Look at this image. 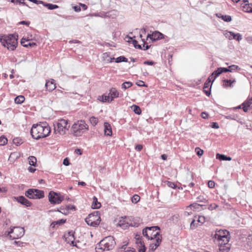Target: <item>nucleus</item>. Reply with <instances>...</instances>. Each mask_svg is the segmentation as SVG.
Returning a JSON list of instances; mask_svg holds the SVG:
<instances>
[{
	"mask_svg": "<svg viewBox=\"0 0 252 252\" xmlns=\"http://www.w3.org/2000/svg\"><path fill=\"white\" fill-rule=\"evenodd\" d=\"M102 100L101 101L103 102H110L112 101L111 100L110 95L108 94V95H103L101 96Z\"/></svg>",
	"mask_w": 252,
	"mask_h": 252,
	"instance_id": "obj_42",
	"label": "nucleus"
},
{
	"mask_svg": "<svg viewBox=\"0 0 252 252\" xmlns=\"http://www.w3.org/2000/svg\"><path fill=\"white\" fill-rule=\"evenodd\" d=\"M21 44L22 45H23L24 47H28L29 46L30 47H33L36 45L35 43L34 42H31L28 40H26L24 38H22L21 40Z\"/></svg>",
	"mask_w": 252,
	"mask_h": 252,
	"instance_id": "obj_25",
	"label": "nucleus"
},
{
	"mask_svg": "<svg viewBox=\"0 0 252 252\" xmlns=\"http://www.w3.org/2000/svg\"><path fill=\"white\" fill-rule=\"evenodd\" d=\"M248 0H244V5L242 4V10L246 12L252 13V4L246 3Z\"/></svg>",
	"mask_w": 252,
	"mask_h": 252,
	"instance_id": "obj_21",
	"label": "nucleus"
},
{
	"mask_svg": "<svg viewBox=\"0 0 252 252\" xmlns=\"http://www.w3.org/2000/svg\"><path fill=\"white\" fill-rule=\"evenodd\" d=\"M7 138L3 135L1 136L0 137V145L3 146L7 144Z\"/></svg>",
	"mask_w": 252,
	"mask_h": 252,
	"instance_id": "obj_41",
	"label": "nucleus"
},
{
	"mask_svg": "<svg viewBox=\"0 0 252 252\" xmlns=\"http://www.w3.org/2000/svg\"><path fill=\"white\" fill-rule=\"evenodd\" d=\"M247 41L250 44H252V36H248L246 38Z\"/></svg>",
	"mask_w": 252,
	"mask_h": 252,
	"instance_id": "obj_64",
	"label": "nucleus"
},
{
	"mask_svg": "<svg viewBox=\"0 0 252 252\" xmlns=\"http://www.w3.org/2000/svg\"><path fill=\"white\" fill-rule=\"evenodd\" d=\"M116 243L113 236H109L102 240L97 244L96 249H100L103 251H110L112 250Z\"/></svg>",
	"mask_w": 252,
	"mask_h": 252,
	"instance_id": "obj_3",
	"label": "nucleus"
},
{
	"mask_svg": "<svg viewBox=\"0 0 252 252\" xmlns=\"http://www.w3.org/2000/svg\"><path fill=\"white\" fill-rule=\"evenodd\" d=\"M198 224L199 222H197L196 218L192 220V221L190 222V227L192 229H195L197 227Z\"/></svg>",
	"mask_w": 252,
	"mask_h": 252,
	"instance_id": "obj_38",
	"label": "nucleus"
},
{
	"mask_svg": "<svg viewBox=\"0 0 252 252\" xmlns=\"http://www.w3.org/2000/svg\"><path fill=\"white\" fill-rule=\"evenodd\" d=\"M214 73H215V71L212 73L211 75L209 77V78L208 79V81H210V82H211V80H212V82H213L215 80V79L217 77H215L216 74H214Z\"/></svg>",
	"mask_w": 252,
	"mask_h": 252,
	"instance_id": "obj_53",
	"label": "nucleus"
},
{
	"mask_svg": "<svg viewBox=\"0 0 252 252\" xmlns=\"http://www.w3.org/2000/svg\"><path fill=\"white\" fill-rule=\"evenodd\" d=\"M140 196L137 194L134 195L131 198L132 203H136L140 200Z\"/></svg>",
	"mask_w": 252,
	"mask_h": 252,
	"instance_id": "obj_44",
	"label": "nucleus"
},
{
	"mask_svg": "<svg viewBox=\"0 0 252 252\" xmlns=\"http://www.w3.org/2000/svg\"><path fill=\"white\" fill-rule=\"evenodd\" d=\"M20 157V155L18 153L13 152L11 153L9 157V160L10 161H14L15 160L18 159Z\"/></svg>",
	"mask_w": 252,
	"mask_h": 252,
	"instance_id": "obj_27",
	"label": "nucleus"
},
{
	"mask_svg": "<svg viewBox=\"0 0 252 252\" xmlns=\"http://www.w3.org/2000/svg\"><path fill=\"white\" fill-rule=\"evenodd\" d=\"M195 151L196 153L197 156L199 157L201 156L203 154V150H202L199 147H196L195 149Z\"/></svg>",
	"mask_w": 252,
	"mask_h": 252,
	"instance_id": "obj_48",
	"label": "nucleus"
},
{
	"mask_svg": "<svg viewBox=\"0 0 252 252\" xmlns=\"http://www.w3.org/2000/svg\"><path fill=\"white\" fill-rule=\"evenodd\" d=\"M210 81H206L204 84L203 91L207 96H209L211 94V87H210Z\"/></svg>",
	"mask_w": 252,
	"mask_h": 252,
	"instance_id": "obj_24",
	"label": "nucleus"
},
{
	"mask_svg": "<svg viewBox=\"0 0 252 252\" xmlns=\"http://www.w3.org/2000/svg\"><path fill=\"white\" fill-rule=\"evenodd\" d=\"M98 211H94L85 219V221L90 226L95 227L99 225L100 217L98 215Z\"/></svg>",
	"mask_w": 252,
	"mask_h": 252,
	"instance_id": "obj_8",
	"label": "nucleus"
},
{
	"mask_svg": "<svg viewBox=\"0 0 252 252\" xmlns=\"http://www.w3.org/2000/svg\"><path fill=\"white\" fill-rule=\"evenodd\" d=\"M63 164L65 166L69 165L70 163L67 158H65V159H64Z\"/></svg>",
	"mask_w": 252,
	"mask_h": 252,
	"instance_id": "obj_60",
	"label": "nucleus"
},
{
	"mask_svg": "<svg viewBox=\"0 0 252 252\" xmlns=\"http://www.w3.org/2000/svg\"><path fill=\"white\" fill-rule=\"evenodd\" d=\"M101 207V204L98 202L96 197H93V201L92 204V208L94 209H98Z\"/></svg>",
	"mask_w": 252,
	"mask_h": 252,
	"instance_id": "obj_26",
	"label": "nucleus"
},
{
	"mask_svg": "<svg viewBox=\"0 0 252 252\" xmlns=\"http://www.w3.org/2000/svg\"><path fill=\"white\" fill-rule=\"evenodd\" d=\"M208 186L210 188L213 189L215 187V183L212 180H210L208 183Z\"/></svg>",
	"mask_w": 252,
	"mask_h": 252,
	"instance_id": "obj_56",
	"label": "nucleus"
},
{
	"mask_svg": "<svg viewBox=\"0 0 252 252\" xmlns=\"http://www.w3.org/2000/svg\"><path fill=\"white\" fill-rule=\"evenodd\" d=\"M218 207V206L216 204L214 203V204H211L210 205H209L208 209L209 210L212 211V210H213L214 209L217 208Z\"/></svg>",
	"mask_w": 252,
	"mask_h": 252,
	"instance_id": "obj_52",
	"label": "nucleus"
},
{
	"mask_svg": "<svg viewBox=\"0 0 252 252\" xmlns=\"http://www.w3.org/2000/svg\"><path fill=\"white\" fill-rule=\"evenodd\" d=\"M132 83L131 82H129V81L125 82L122 84V89L126 90V89L132 86Z\"/></svg>",
	"mask_w": 252,
	"mask_h": 252,
	"instance_id": "obj_39",
	"label": "nucleus"
},
{
	"mask_svg": "<svg viewBox=\"0 0 252 252\" xmlns=\"http://www.w3.org/2000/svg\"><path fill=\"white\" fill-rule=\"evenodd\" d=\"M25 233V230L23 227H13L10 228L8 232V235L11 239H16L22 237Z\"/></svg>",
	"mask_w": 252,
	"mask_h": 252,
	"instance_id": "obj_9",
	"label": "nucleus"
},
{
	"mask_svg": "<svg viewBox=\"0 0 252 252\" xmlns=\"http://www.w3.org/2000/svg\"><path fill=\"white\" fill-rule=\"evenodd\" d=\"M252 105V101L251 99H248L246 101H244L242 104V109H243L244 111L245 112H248L249 110V108Z\"/></svg>",
	"mask_w": 252,
	"mask_h": 252,
	"instance_id": "obj_23",
	"label": "nucleus"
},
{
	"mask_svg": "<svg viewBox=\"0 0 252 252\" xmlns=\"http://www.w3.org/2000/svg\"><path fill=\"white\" fill-rule=\"evenodd\" d=\"M88 129V126L84 121H78L71 127V131L75 136H80Z\"/></svg>",
	"mask_w": 252,
	"mask_h": 252,
	"instance_id": "obj_4",
	"label": "nucleus"
},
{
	"mask_svg": "<svg viewBox=\"0 0 252 252\" xmlns=\"http://www.w3.org/2000/svg\"><path fill=\"white\" fill-rule=\"evenodd\" d=\"M109 95L111 100H113L114 98L119 96V93L115 88H112L109 90Z\"/></svg>",
	"mask_w": 252,
	"mask_h": 252,
	"instance_id": "obj_22",
	"label": "nucleus"
},
{
	"mask_svg": "<svg viewBox=\"0 0 252 252\" xmlns=\"http://www.w3.org/2000/svg\"><path fill=\"white\" fill-rule=\"evenodd\" d=\"M137 85L140 87L146 86L145 83L142 81H139L138 83H136Z\"/></svg>",
	"mask_w": 252,
	"mask_h": 252,
	"instance_id": "obj_62",
	"label": "nucleus"
},
{
	"mask_svg": "<svg viewBox=\"0 0 252 252\" xmlns=\"http://www.w3.org/2000/svg\"><path fill=\"white\" fill-rule=\"evenodd\" d=\"M90 121L93 126H95L98 123V120L97 118L94 117H92L90 119Z\"/></svg>",
	"mask_w": 252,
	"mask_h": 252,
	"instance_id": "obj_46",
	"label": "nucleus"
},
{
	"mask_svg": "<svg viewBox=\"0 0 252 252\" xmlns=\"http://www.w3.org/2000/svg\"><path fill=\"white\" fill-rule=\"evenodd\" d=\"M143 148V146L142 145L139 144L136 146L135 150L137 151H140Z\"/></svg>",
	"mask_w": 252,
	"mask_h": 252,
	"instance_id": "obj_59",
	"label": "nucleus"
},
{
	"mask_svg": "<svg viewBox=\"0 0 252 252\" xmlns=\"http://www.w3.org/2000/svg\"><path fill=\"white\" fill-rule=\"evenodd\" d=\"M104 134L106 136H111L112 134V128L110 124L105 122L104 124Z\"/></svg>",
	"mask_w": 252,
	"mask_h": 252,
	"instance_id": "obj_19",
	"label": "nucleus"
},
{
	"mask_svg": "<svg viewBox=\"0 0 252 252\" xmlns=\"http://www.w3.org/2000/svg\"><path fill=\"white\" fill-rule=\"evenodd\" d=\"M122 62H127V59L124 56H120L115 59V62L117 63H121Z\"/></svg>",
	"mask_w": 252,
	"mask_h": 252,
	"instance_id": "obj_40",
	"label": "nucleus"
},
{
	"mask_svg": "<svg viewBox=\"0 0 252 252\" xmlns=\"http://www.w3.org/2000/svg\"><path fill=\"white\" fill-rule=\"evenodd\" d=\"M63 200V196L60 193L51 191L49 193V201L53 204H60Z\"/></svg>",
	"mask_w": 252,
	"mask_h": 252,
	"instance_id": "obj_11",
	"label": "nucleus"
},
{
	"mask_svg": "<svg viewBox=\"0 0 252 252\" xmlns=\"http://www.w3.org/2000/svg\"><path fill=\"white\" fill-rule=\"evenodd\" d=\"M216 158L217 159H219L220 160L230 161L231 160V158L230 157H227L223 154H217L216 155Z\"/></svg>",
	"mask_w": 252,
	"mask_h": 252,
	"instance_id": "obj_29",
	"label": "nucleus"
},
{
	"mask_svg": "<svg viewBox=\"0 0 252 252\" xmlns=\"http://www.w3.org/2000/svg\"><path fill=\"white\" fill-rule=\"evenodd\" d=\"M103 58L104 60L107 61V62L111 63L115 60V58H111L109 57L107 53H105L103 54Z\"/></svg>",
	"mask_w": 252,
	"mask_h": 252,
	"instance_id": "obj_34",
	"label": "nucleus"
},
{
	"mask_svg": "<svg viewBox=\"0 0 252 252\" xmlns=\"http://www.w3.org/2000/svg\"><path fill=\"white\" fill-rule=\"evenodd\" d=\"M229 237L228 236L221 238L220 239H215L214 242L217 244L220 252H228L230 249V245L228 244Z\"/></svg>",
	"mask_w": 252,
	"mask_h": 252,
	"instance_id": "obj_7",
	"label": "nucleus"
},
{
	"mask_svg": "<svg viewBox=\"0 0 252 252\" xmlns=\"http://www.w3.org/2000/svg\"><path fill=\"white\" fill-rule=\"evenodd\" d=\"M29 163L30 165L33 166H36L37 165V159L34 156H30L28 158Z\"/></svg>",
	"mask_w": 252,
	"mask_h": 252,
	"instance_id": "obj_28",
	"label": "nucleus"
},
{
	"mask_svg": "<svg viewBox=\"0 0 252 252\" xmlns=\"http://www.w3.org/2000/svg\"><path fill=\"white\" fill-rule=\"evenodd\" d=\"M25 100V97L23 95H18L15 98V102L17 104H21Z\"/></svg>",
	"mask_w": 252,
	"mask_h": 252,
	"instance_id": "obj_33",
	"label": "nucleus"
},
{
	"mask_svg": "<svg viewBox=\"0 0 252 252\" xmlns=\"http://www.w3.org/2000/svg\"><path fill=\"white\" fill-rule=\"evenodd\" d=\"M17 40L18 35L16 34H9L0 39V42L2 45L11 51H14L16 48L18 44Z\"/></svg>",
	"mask_w": 252,
	"mask_h": 252,
	"instance_id": "obj_2",
	"label": "nucleus"
},
{
	"mask_svg": "<svg viewBox=\"0 0 252 252\" xmlns=\"http://www.w3.org/2000/svg\"><path fill=\"white\" fill-rule=\"evenodd\" d=\"M197 222L203 224L205 221V218L204 216H199L197 217H195Z\"/></svg>",
	"mask_w": 252,
	"mask_h": 252,
	"instance_id": "obj_43",
	"label": "nucleus"
},
{
	"mask_svg": "<svg viewBox=\"0 0 252 252\" xmlns=\"http://www.w3.org/2000/svg\"><path fill=\"white\" fill-rule=\"evenodd\" d=\"M248 245L250 247L252 248V236H250L249 238Z\"/></svg>",
	"mask_w": 252,
	"mask_h": 252,
	"instance_id": "obj_63",
	"label": "nucleus"
},
{
	"mask_svg": "<svg viewBox=\"0 0 252 252\" xmlns=\"http://www.w3.org/2000/svg\"><path fill=\"white\" fill-rule=\"evenodd\" d=\"M45 86L46 89L50 92L53 91L56 88L54 79H51L50 80L47 81Z\"/></svg>",
	"mask_w": 252,
	"mask_h": 252,
	"instance_id": "obj_18",
	"label": "nucleus"
},
{
	"mask_svg": "<svg viewBox=\"0 0 252 252\" xmlns=\"http://www.w3.org/2000/svg\"><path fill=\"white\" fill-rule=\"evenodd\" d=\"M208 201L203 195H200L197 197V202L206 203Z\"/></svg>",
	"mask_w": 252,
	"mask_h": 252,
	"instance_id": "obj_45",
	"label": "nucleus"
},
{
	"mask_svg": "<svg viewBox=\"0 0 252 252\" xmlns=\"http://www.w3.org/2000/svg\"><path fill=\"white\" fill-rule=\"evenodd\" d=\"M231 33H232V32L226 31L224 34L225 37L229 40L232 39V35L229 34Z\"/></svg>",
	"mask_w": 252,
	"mask_h": 252,
	"instance_id": "obj_54",
	"label": "nucleus"
},
{
	"mask_svg": "<svg viewBox=\"0 0 252 252\" xmlns=\"http://www.w3.org/2000/svg\"><path fill=\"white\" fill-rule=\"evenodd\" d=\"M44 6L47 7L50 10H53L56 9L59 7V6L56 4H53L52 3H44Z\"/></svg>",
	"mask_w": 252,
	"mask_h": 252,
	"instance_id": "obj_36",
	"label": "nucleus"
},
{
	"mask_svg": "<svg viewBox=\"0 0 252 252\" xmlns=\"http://www.w3.org/2000/svg\"><path fill=\"white\" fill-rule=\"evenodd\" d=\"M132 44L135 48L142 49V46L138 44V42L136 40H132Z\"/></svg>",
	"mask_w": 252,
	"mask_h": 252,
	"instance_id": "obj_51",
	"label": "nucleus"
},
{
	"mask_svg": "<svg viewBox=\"0 0 252 252\" xmlns=\"http://www.w3.org/2000/svg\"><path fill=\"white\" fill-rule=\"evenodd\" d=\"M31 2H32L35 4H44V2L43 1L41 0H32Z\"/></svg>",
	"mask_w": 252,
	"mask_h": 252,
	"instance_id": "obj_58",
	"label": "nucleus"
},
{
	"mask_svg": "<svg viewBox=\"0 0 252 252\" xmlns=\"http://www.w3.org/2000/svg\"><path fill=\"white\" fill-rule=\"evenodd\" d=\"M16 200L22 205L26 206V207H30L31 206L32 203L27 199H26L23 196H20L16 198Z\"/></svg>",
	"mask_w": 252,
	"mask_h": 252,
	"instance_id": "obj_16",
	"label": "nucleus"
},
{
	"mask_svg": "<svg viewBox=\"0 0 252 252\" xmlns=\"http://www.w3.org/2000/svg\"><path fill=\"white\" fill-rule=\"evenodd\" d=\"M229 235V231H227L226 230L220 229L216 232L213 238H214V240L220 239L221 238L226 237Z\"/></svg>",
	"mask_w": 252,
	"mask_h": 252,
	"instance_id": "obj_15",
	"label": "nucleus"
},
{
	"mask_svg": "<svg viewBox=\"0 0 252 252\" xmlns=\"http://www.w3.org/2000/svg\"><path fill=\"white\" fill-rule=\"evenodd\" d=\"M221 19L227 22H230L232 20L231 17L229 15H223Z\"/></svg>",
	"mask_w": 252,
	"mask_h": 252,
	"instance_id": "obj_49",
	"label": "nucleus"
},
{
	"mask_svg": "<svg viewBox=\"0 0 252 252\" xmlns=\"http://www.w3.org/2000/svg\"><path fill=\"white\" fill-rule=\"evenodd\" d=\"M229 34L232 35V39H236L238 41H240L242 39V35L239 33H235L232 32V33H229Z\"/></svg>",
	"mask_w": 252,
	"mask_h": 252,
	"instance_id": "obj_32",
	"label": "nucleus"
},
{
	"mask_svg": "<svg viewBox=\"0 0 252 252\" xmlns=\"http://www.w3.org/2000/svg\"><path fill=\"white\" fill-rule=\"evenodd\" d=\"M68 235H69V237L68 238V239H69V240L71 241V244L72 246H75V245H74V241H73V240L74 239V236H73V234L72 233V232H69L68 233Z\"/></svg>",
	"mask_w": 252,
	"mask_h": 252,
	"instance_id": "obj_50",
	"label": "nucleus"
},
{
	"mask_svg": "<svg viewBox=\"0 0 252 252\" xmlns=\"http://www.w3.org/2000/svg\"><path fill=\"white\" fill-rule=\"evenodd\" d=\"M65 221H66V220L61 219L57 221H54L52 222L51 223L50 226L52 228H55V227L56 225H62V224H63L64 223H65Z\"/></svg>",
	"mask_w": 252,
	"mask_h": 252,
	"instance_id": "obj_30",
	"label": "nucleus"
},
{
	"mask_svg": "<svg viewBox=\"0 0 252 252\" xmlns=\"http://www.w3.org/2000/svg\"><path fill=\"white\" fill-rule=\"evenodd\" d=\"M150 38L153 41H156L164 38V35L158 31H155L152 34H148L147 38Z\"/></svg>",
	"mask_w": 252,
	"mask_h": 252,
	"instance_id": "obj_14",
	"label": "nucleus"
},
{
	"mask_svg": "<svg viewBox=\"0 0 252 252\" xmlns=\"http://www.w3.org/2000/svg\"><path fill=\"white\" fill-rule=\"evenodd\" d=\"M13 143L16 146H19L23 143V141L21 138L16 137L13 139Z\"/></svg>",
	"mask_w": 252,
	"mask_h": 252,
	"instance_id": "obj_37",
	"label": "nucleus"
},
{
	"mask_svg": "<svg viewBox=\"0 0 252 252\" xmlns=\"http://www.w3.org/2000/svg\"><path fill=\"white\" fill-rule=\"evenodd\" d=\"M165 183L168 187L172 189H175L176 188V185L174 183L169 181H166L165 182Z\"/></svg>",
	"mask_w": 252,
	"mask_h": 252,
	"instance_id": "obj_47",
	"label": "nucleus"
},
{
	"mask_svg": "<svg viewBox=\"0 0 252 252\" xmlns=\"http://www.w3.org/2000/svg\"><path fill=\"white\" fill-rule=\"evenodd\" d=\"M240 69V68L238 65L234 64L229 66L228 68L220 67L218 68L215 71L214 74H216L215 77H218L223 72H232L234 70Z\"/></svg>",
	"mask_w": 252,
	"mask_h": 252,
	"instance_id": "obj_12",
	"label": "nucleus"
},
{
	"mask_svg": "<svg viewBox=\"0 0 252 252\" xmlns=\"http://www.w3.org/2000/svg\"><path fill=\"white\" fill-rule=\"evenodd\" d=\"M156 243L150 244L149 250L152 251H155L160 245L161 242V237H158L156 239Z\"/></svg>",
	"mask_w": 252,
	"mask_h": 252,
	"instance_id": "obj_20",
	"label": "nucleus"
},
{
	"mask_svg": "<svg viewBox=\"0 0 252 252\" xmlns=\"http://www.w3.org/2000/svg\"><path fill=\"white\" fill-rule=\"evenodd\" d=\"M135 243L137 246L138 252H145L146 248L142 238L136 240Z\"/></svg>",
	"mask_w": 252,
	"mask_h": 252,
	"instance_id": "obj_17",
	"label": "nucleus"
},
{
	"mask_svg": "<svg viewBox=\"0 0 252 252\" xmlns=\"http://www.w3.org/2000/svg\"><path fill=\"white\" fill-rule=\"evenodd\" d=\"M131 109L134 112V113L136 114L139 115L141 113V110L140 108L136 105H133L131 106Z\"/></svg>",
	"mask_w": 252,
	"mask_h": 252,
	"instance_id": "obj_35",
	"label": "nucleus"
},
{
	"mask_svg": "<svg viewBox=\"0 0 252 252\" xmlns=\"http://www.w3.org/2000/svg\"><path fill=\"white\" fill-rule=\"evenodd\" d=\"M18 24H22V25H26L27 26H29L30 24V22L29 21H21L20 22H19Z\"/></svg>",
	"mask_w": 252,
	"mask_h": 252,
	"instance_id": "obj_61",
	"label": "nucleus"
},
{
	"mask_svg": "<svg viewBox=\"0 0 252 252\" xmlns=\"http://www.w3.org/2000/svg\"><path fill=\"white\" fill-rule=\"evenodd\" d=\"M203 206H205L204 205L199 204L196 203H193L192 204H191L189 206L187 207V210L189 208H193L195 210H200L201 207H202Z\"/></svg>",
	"mask_w": 252,
	"mask_h": 252,
	"instance_id": "obj_31",
	"label": "nucleus"
},
{
	"mask_svg": "<svg viewBox=\"0 0 252 252\" xmlns=\"http://www.w3.org/2000/svg\"><path fill=\"white\" fill-rule=\"evenodd\" d=\"M25 195L30 199H35L43 198L44 196V194L42 190L30 189L26 191Z\"/></svg>",
	"mask_w": 252,
	"mask_h": 252,
	"instance_id": "obj_10",
	"label": "nucleus"
},
{
	"mask_svg": "<svg viewBox=\"0 0 252 252\" xmlns=\"http://www.w3.org/2000/svg\"><path fill=\"white\" fill-rule=\"evenodd\" d=\"M50 127L46 123L33 125L31 130L32 137L35 139L45 138L50 133Z\"/></svg>",
	"mask_w": 252,
	"mask_h": 252,
	"instance_id": "obj_1",
	"label": "nucleus"
},
{
	"mask_svg": "<svg viewBox=\"0 0 252 252\" xmlns=\"http://www.w3.org/2000/svg\"><path fill=\"white\" fill-rule=\"evenodd\" d=\"M69 126H68L67 120L62 119L54 125V132L60 135H63L65 133L66 130L68 129Z\"/></svg>",
	"mask_w": 252,
	"mask_h": 252,
	"instance_id": "obj_6",
	"label": "nucleus"
},
{
	"mask_svg": "<svg viewBox=\"0 0 252 252\" xmlns=\"http://www.w3.org/2000/svg\"><path fill=\"white\" fill-rule=\"evenodd\" d=\"M193 179V174L190 172H188L186 176V179L183 181L184 187H189L192 188L194 186V184L192 182Z\"/></svg>",
	"mask_w": 252,
	"mask_h": 252,
	"instance_id": "obj_13",
	"label": "nucleus"
},
{
	"mask_svg": "<svg viewBox=\"0 0 252 252\" xmlns=\"http://www.w3.org/2000/svg\"><path fill=\"white\" fill-rule=\"evenodd\" d=\"M223 81H224V82H226V83L229 84L228 85H226V84L224 85L225 86H231V84L232 83H234L235 82L234 79L233 81H232L231 79H229V80L225 79V80H224Z\"/></svg>",
	"mask_w": 252,
	"mask_h": 252,
	"instance_id": "obj_55",
	"label": "nucleus"
},
{
	"mask_svg": "<svg viewBox=\"0 0 252 252\" xmlns=\"http://www.w3.org/2000/svg\"><path fill=\"white\" fill-rule=\"evenodd\" d=\"M157 230H159L158 226L147 227L143 230L142 233L143 235L149 240L157 239L158 237H161L159 232Z\"/></svg>",
	"mask_w": 252,
	"mask_h": 252,
	"instance_id": "obj_5",
	"label": "nucleus"
},
{
	"mask_svg": "<svg viewBox=\"0 0 252 252\" xmlns=\"http://www.w3.org/2000/svg\"><path fill=\"white\" fill-rule=\"evenodd\" d=\"M150 46L148 45L147 43L144 41L143 46L142 47V49H143L144 50H147L150 48Z\"/></svg>",
	"mask_w": 252,
	"mask_h": 252,
	"instance_id": "obj_57",
	"label": "nucleus"
}]
</instances>
